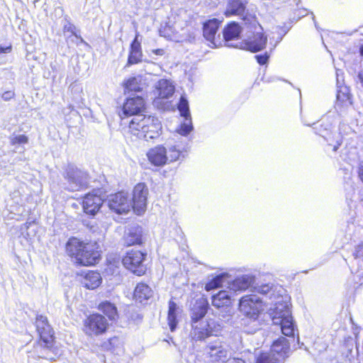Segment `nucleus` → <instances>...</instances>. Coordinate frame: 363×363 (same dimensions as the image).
I'll list each match as a JSON object with an SVG mask.
<instances>
[{"instance_id":"nucleus-33","label":"nucleus","mask_w":363,"mask_h":363,"mask_svg":"<svg viewBox=\"0 0 363 363\" xmlns=\"http://www.w3.org/2000/svg\"><path fill=\"white\" fill-rule=\"evenodd\" d=\"M177 308V307L176 303H174L172 301H170L169 303V311H168L167 320H168V324L169 325V328H170V330L172 332H173L175 330V328L177 327V316H176V313H175Z\"/></svg>"},{"instance_id":"nucleus-24","label":"nucleus","mask_w":363,"mask_h":363,"mask_svg":"<svg viewBox=\"0 0 363 363\" xmlns=\"http://www.w3.org/2000/svg\"><path fill=\"white\" fill-rule=\"evenodd\" d=\"M230 274L226 272L220 273L208 280L205 285V289L210 291L213 289L222 287L223 284L229 282Z\"/></svg>"},{"instance_id":"nucleus-22","label":"nucleus","mask_w":363,"mask_h":363,"mask_svg":"<svg viewBox=\"0 0 363 363\" xmlns=\"http://www.w3.org/2000/svg\"><path fill=\"white\" fill-rule=\"evenodd\" d=\"M233 293L230 291H220L212 296V305L217 308L228 306L231 303Z\"/></svg>"},{"instance_id":"nucleus-57","label":"nucleus","mask_w":363,"mask_h":363,"mask_svg":"<svg viewBox=\"0 0 363 363\" xmlns=\"http://www.w3.org/2000/svg\"><path fill=\"white\" fill-rule=\"evenodd\" d=\"M362 200L363 201V196H362Z\"/></svg>"},{"instance_id":"nucleus-4","label":"nucleus","mask_w":363,"mask_h":363,"mask_svg":"<svg viewBox=\"0 0 363 363\" xmlns=\"http://www.w3.org/2000/svg\"><path fill=\"white\" fill-rule=\"evenodd\" d=\"M95 244L84 243L76 238H71L66 244V252L72 261L79 265L91 266L96 264L99 257V252Z\"/></svg>"},{"instance_id":"nucleus-44","label":"nucleus","mask_w":363,"mask_h":363,"mask_svg":"<svg viewBox=\"0 0 363 363\" xmlns=\"http://www.w3.org/2000/svg\"><path fill=\"white\" fill-rule=\"evenodd\" d=\"M167 26L168 25L166 24L165 27H164V28L160 30V33H161L162 35H163L164 36H165L167 38H172L173 35H172V33H165L167 30H172V28L170 27V26Z\"/></svg>"},{"instance_id":"nucleus-3","label":"nucleus","mask_w":363,"mask_h":363,"mask_svg":"<svg viewBox=\"0 0 363 363\" xmlns=\"http://www.w3.org/2000/svg\"><path fill=\"white\" fill-rule=\"evenodd\" d=\"M239 311L245 317L242 319L245 332L255 333L260 327L259 317L264 311L263 301L257 295H246L239 301Z\"/></svg>"},{"instance_id":"nucleus-11","label":"nucleus","mask_w":363,"mask_h":363,"mask_svg":"<svg viewBox=\"0 0 363 363\" xmlns=\"http://www.w3.org/2000/svg\"><path fill=\"white\" fill-rule=\"evenodd\" d=\"M146 253L139 250H131L126 253L123 258V266L138 276L144 274L146 272V265L144 264Z\"/></svg>"},{"instance_id":"nucleus-50","label":"nucleus","mask_w":363,"mask_h":363,"mask_svg":"<svg viewBox=\"0 0 363 363\" xmlns=\"http://www.w3.org/2000/svg\"><path fill=\"white\" fill-rule=\"evenodd\" d=\"M11 50V46L3 47L0 46V53H9Z\"/></svg>"},{"instance_id":"nucleus-30","label":"nucleus","mask_w":363,"mask_h":363,"mask_svg":"<svg viewBox=\"0 0 363 363\" xmlns=\"http://www.w3.org/2000/svg\"><path fill=\"white\" fill-rule=\"evenodd\" d=\"M40 340L44 343V347H49L53 341V330L48 324L38 331Z\"/></svg>"},{"instance_id":"nucleus-46","label":"nucleus","mask_w":363,"mask_h":363,"mask_svg":"<svg viewBox=\"0 0 363 363\" xmlns=\"http://www.w3.org/2000/svg\"><path fill=\"white\" fill-rule=\"evenodd\" d=\"M14 96V93L11 91H5L2 94V99L4 101H9Z\"/></svg>"},{"instance_id":"nucleus-1","label":"nucleus","mask_w":363,"mask_h":363,"mask_svg":"<svg viewBox=\"0 0 363 363\" xmlns=\"http://www.w3.org/2000/svg\"><path fill=\"white\" fill-rule=\"evenodd\" d=\"M145 108L144 99L136 96L126 100L122 112L125 116H135L129 124L132 133L138 138L149 141L159 137L161 125L157 118L141 114Z\"/></svg>"},{"instance_id":"nucleus-55","label":"nucleus","mask_w":363,"mask_h":363,"mask_svg":"<svg viewBox=\"0 0 363 363\" xmlns=\"http://www.w3.org/2000/svg\"><path fill=\"white\" fill-rule=\"evenodd\" d=\"M184 269L186 270V271H189V268H186L185 266L184 267Z\"/></svg>"},{"instance_id":"nucleus-40","label":"nucleus","mask_w":363,"mask_h":363,"mask_svg":"<svg viewBox=\"0 0 363 363\" xmlns=\"http://www.w3.org/2000/svg\"><path fill=\"white\" fill-rule=\"evenodd\" d=\"M118 342V339L116 337L110 338L107 342L103 344V347L107 350H111L113 347Z\"/></svg>"},{"instance_id":"nucleus-25","label":"nucleus","mask_w":363,"mask_h":363,"mask_svg":"<svg viewBox=\"0 0 363 363\" xmlns=\"http://www.w3.org/2000/svg\"><path fill=\"white\" fill-rule=\"evenodd\" d=\"M152 290L147 284L139 283L135 289L134 298L137 301L143 303L152 297Z\"/></svg>"},{"instance_id":"nucleus-31","label":"nucleus","mask_w":363,"mask_h":363,"mask_svg":"<svg viewBox=\"0 0 363 363\" xmlns=\"http://www.w3.org/2000/svg\"><path fill=\"white\" fill-rule=\"evenodd\" d=\"M337 92V101L335 107L347 106L351 104L348 89L346 86L340 88Z\"/></svg>"},{"instance_id":"nucleus-15","label":"nucleus","mask_w":363,"mask_h":363,"mask_svg":"<svg viewBox=\"0 0 363 363\" xmlns=\"http://www.w3.org/2000/svg\"><path fill=\"white\" fill-rule=\"evenodd\" d=\"M221 22L217 18H212L203 23V38L208 42V45L211 48L218 47V41L220 39L218 30Z\"/></svg>"},{"instance_id":"nucleus-48","label":"nucleus","mask_w":363,"mask_h":363,"mask_svg":"<svg viewBox=\"0 0 363 363\" xmlns=\"http://www.w3.org/2000/svg\"><path fill=\"white\" fill-rule=\"evenodd\" d=\"M256 359V357H255ZM225 363H245L244 360L239 358L228 359ZM256 363V361L255 362Z\"/></svg>"},{"instance_id":"nucleus-52","label":"nucleus","mask_w":363,"mask_h":363,"mask_svg":"<svg viewBox=\"0 0 363 363\" xmlns=\"http://www.w3.org/2000/svg\"><path fill=\"white\" fill-rule=\"evenodd\" d=\"M359 53L362 56H363V44L359 48Z\"/></svg>"},{"instance_id":"nucleus-6","label":"nucleus","mask_w":363,"mask_h":363,"mask_svg":"<svg viewBox=\"0 0 363 363\" xmlns=\"http://www.w3.org/2000/svg\"><path fill=\"white\" fill-rule=\"evenodd\" d=\"M292 338L286 339L280 337L274 341L268 352H258L256 354V363H282L290 355V341Z\"/></svg>"},{"instance_id":"nucleus-36","label":"nucleus","mask_w":363,"mask_h":363,"mask_svg":"<svg viewBox=\"0 0 363 363\" xmlns=\"http://www.w3.org/2000/svg\"><path fill=\"white\" fill-rule=\"evenodd\" d=\"M196 68L194 66H191L189 71L185 70V77L188 78V81L189 82V84H187L186 85L189 86V89L192 88V84L196 76Z\"/></svg>"},{"instance_id":"nucleus-20","label":"nucleus","mask_w":363,"mask_h":363,"mask_svg":"<svg viewBox=\"0 0 363 363\" xmlns=\"http://www.w3.org/2000/svg\"><path fill=\"white\" fill-rule=\"evenodd\" d=\"M147 156L149 161L155 166H162L168 160L166 149L163 146H157L150 150Z\"/></svg>"},{"instance_id":"nucleus-26","label":"nucleus","mask_w":363,"mask_h":363,"mask_svg":"<svg viewBox=\"0 0 363 363\" xmlns=\"http://www.w3.org/2000/svg\"><path fill=\"white\" fill-rule=\"evenodd\" d=\"M315 126L313 128L315 130V133L317 134H318L319 135H320L321 137H323L325 141L328 143L329 145H333V151L334 152H336L339 147L342 144V140L340 138V136L338 135L337 136V139L335 140V143L333 145L331 142V139H330V135L332 133L331 130L328 128V127L330 125H328V124L325 125V128H320V129H318V126L316 124H315Z\"/></svg>"},{"instance_id":"nucleus-53","label":"nucleus","mask_w":363,"mask_h":363,"mask_svg":"<svg viewBox=\"0 0 363 363\" xmlns=\"http://www.w3.org/2000/svg\"><path fill=\"white\" fill-rule=\"evenodd\" d=\"M189 147H187L186 148H185V147H182L183 152H186V151H187V150H189Z\"/></svg>"},{"instance_id":"nucleus-17","label":"nucleus","mask_w":363,"mask_h":363,"mask_svg":"<svg viewBox=\"0 0 363 363\" xmlns=\"http://www.w3.org/2000/svg\"><path fill=\"white\" fill-rule=\"evenodd\" d=\"M103 204V200L100 196L95 194H87L82 202L84 211L86 214L95 215Z\"/></svg>"},{"instance_id":"nucleus-5","label":"nucleus","mask_w":363,"mask_h":363,"mask_svg":"<svg viewBox=\"0 0 363 363\" xmlns=\"http://www.w3.org/2000/svg\"><path fill=\"white\" fill-rule=\"evenodd\" d=\"M269 315L273 324L280 327L283 335L292 338L293 340H295L297 329L286 301V297L281 296L275 301L274 306L269 309Z\"/></svg>"},{"instance_id":"nucleus-19","label":"nucleus","mask_w":363,"mask_h":363,"mask_svg":"<svg viewBox=\"0 0 363 363\" xmlns=\"http://www.w3.org/2000/svg\"><path fill=\"white\" fill-rule=\"evenodd\" d=\"M255 291L263 296H266L270 300L279 299L282 296L281 293L284 289L279 286H275L272 284H265L255 287Z\"/></svg>"},{"instance_id":"nucleus-7","label":"nucleus","mask_w":363,"mask_h":363,"mask_svg":"<svg viewBox=\"0 0 363 363\" xmlns=\"http://www.w3.org/2000/svg\"><path fill=\"white\" fill-rule=\"evenodd\" d=\"M157 93L158 96L153 101L155 106L164 111H175L177 106L182 116V96L179 101L174 104L172 101H164L171 96L174 92V86L167 79H160L157 85Z\"/></svg>"},{"instance_id":"nucleus-43","label":"nucleus","mask_w":363,"mask_h":363,"mask_svg":"<svg viewBox=\"0 0 363 363\" xmlns=\"http://www.w3.org/2000/svg\"><path fill=\"white\" fill-rule=\"evenodd\" d=\"M357 174L360 181L363 183V160L359 161L357 166Z\"/></svg>"},{"instance_id":"nucleus-41","label":"nucleus","mask_w":363,"mask_h":363,"mask_svg":"<svg viewBox=\"0 0 363 363\" xmlns=\"http://www.w3.org/2000/svg\"><path fill=\"white\" fill-rule=\"evenodd\" d=\"M269 57V56L267 52L264 53V55H255V58H256L257 62L261 65H264L267 64V62H268Z\"/></svg>"},{"instance_id":"nucleus-9","label":"nucleus","mask_w":363,"mask_h":363,"mask_svg":"<svg viewBox=\"0 0 363 363\" xmlns=\"http://www.w3.org/2000/svg\"><path fill=\"white\" fill-rule=\"evenodd\" d=\"M229 352L218 339L210 342L204 349L202 358L204 363H225Z\"/></svg>"},{"instance_id":"nucleus-34","label":"nucleus","mask_w":363,"mask_h":363,"mask_svg":"<svg viewBox=\"0 0 363 363\" xmlns=\"http://www.w3.org/2000/svg\"><path fill=\"white\" fill-rule=\"evenodd\" d=\"M125 88L126 90L130 91H139L140 86L138 83V79L136 77H131L128 79L125 83Z\"/></svg>"},{"instance_id":"nucleus-42","label":"nucleus","mask_w":363,"mask_h":363,"mask_svg":"<svg viewBox=\"0 0 363 363\" xmlns=\"http://www.w3.org/2000/svg\"><path fill=\"white\" fill-rule=\"evenodd\" d=\"M130 51L131 52H141V46L140 43L138 40V35H136L134 40L132 42L130 45Z\"/></svg>"},{"instance_id":"nucleus-47","label":"nucleus","mask_w":363,"mask_h":363,"mask_svg":"<svg viewBox=\"0 0 363 363\" xmlns=\"http://www.w3.org/2000/svg\"><path fill=\"white\" fill-rule=\"evenodd\" d=\"M11 196L12 197L13 199L15 200V202L16 203H19L21 202V196H20V192L18 191H13L11 194Z\"/></svg>"},{"instance_id":"nucleus-49","label":"nucleus","mask_w":363,"mask_h":363,"mask_svg":"<svg viewBox=\"0 0 363 363\" xmlns=\"http://www.w3.org/2000/svg\"><path fill=\"white\" fill-rule=\"evenodd\" d=\"M151 52L152 54H155L156 55L162 56L165 54V50L164 49H154L151 50Z\"/></svg>"},{"instance_id":"nucleus-23","label":"nucleus","mask_w":363,"mask_h":363,"mask_svg":"<svg viewBox=\"0 0 363 363\" xmlns=\"http://www.w3.org/2000/svg\"><path fill=\"white\" fill-rule=\"evenodd\" d=\"M354 259L351 262V271L352 273H359L363 271V243L355 247L353 253ZM362 273L359 274L362 276Z\"/></svg>"},{"instance_id":"nucleus-28","label":"nucleus","mask_w":363,"mask_h":363,"mask_svg":"<svg viewBox=\"0 0 363 363\" xmlns=\"http://www.w3.org/2000/svg\"><path fill=\"white\" fill-rule=\"evenodd\" d=\"M101 282V277L99 273L90 272L86 274L82 281L83 286L88 289L97 288Z\"/></svg>"},{"instance_id":"nucleus-10","label":"nucleus","mask_w":363,"mask_h":363,"mask_svg":"<svg viewBox=\"0 0 363 363\" xmlns=\"http://www.w3.org/2000/svg\"><path fill=\"white\" fill-rule=\"evenodd\" d=\"M67 182V189L70 191H77L87 186L88 174L73 164H69L63 174Z\"/></svg>"},{"instance_id":"nucleus-12","label":"nucleus","mask_w":363,"mask_h":363,"mask_svg":"<svg viewBox=\"0 0 363 363\" xmlns=\"http://www.w3.org/2000/svg\"><path fill=\"white\" fill-rule=\"evenodd\" d=\"M84 332L88 335H99L104 333L108 327L107 319L99 313H94L84 320Z\"/></svg>"},{"instance_id":"nucleus-54","label":"nucleus","mask_w":363,"mask_h":363,"mask_svg":"<svg viewBox=\"0 0 363 363\" xmlns=\"http://www.w3.org/2000/svg\"><path fill=\"white\" fill-rule=\"evenodd\" d=\"M68 30H71V31H72V33L74 35H75V34L73 33V31H72V26H70L69 27Z\"/></svg>"},{"instance_id":"nucleus-21","label":"nucleus","mask_w":363,"mask_h":363,"mask_svg":"<svg viewBox=\"0 0 363 363\" xmlns=\"http://www.w3.org/2000/svg\"><path fill=\"white\" fill-rule=\"evenodd\" d=\"M182 116H183V137L187 136L194 130L191 116L189 111V102L183 95L182 99Z\"/></svg>"},{"instance_id":"nucleus-56","label":"nucleus","mask_w":363,"mask_h":363,"mask_svg":"<svg viewBox=\"0 0 363 363\" xmlns=\"http://www.w3.org/2000/svg\"><path fill=\"white\" fill-rule=\"evenodd\" d=\"M169 31H171L172 33V30H167L165 33H169Z\"/></svg>"},{"instance_id":"nucleus-16","label":"nucleus","mask_w":363,"mask_h":363,"mask_svg":"<svg viewBox=\"0 0 363 363\" xmlns=\"http://www.w3.org/2000/svg\"><path fill=\"white\" fill-rule=\"evenodd\" d=\"M255 281V277L252 274H243L232 280L229 278L228 288L233 293L242 292L249 289Z\"/></svg>"},{"instance_id":"nucleus-35","label":"nucleus","mask_w":363,"mask_h":363,"mask_svg":"<svg viewBox=\"0 0 363 363\" xmlns=\"http://www.w3.org/2000/svg\"><path fill=\"white\" fill-rule=\"evenodd\" d=\"M141 57H142V52H131L130 51V54H129V56H128V65H133V64H137L139 62H140L141 60Z\"/></svg>"},{"instance_id":"nucleus-8","label":"nucleus","mask_w":363,"mask_h":363,"mask_svg":"<svg viewBox=\"0 0 363 363\" xmlns=\"http://www.w3.org/2000/svg\"><path fill=\"white\" fill-rule=\"evenodd\" d=\"M245 25L255 28V33L243 43V49L252 52H257L263 50L267 44V38L262 33V27L257 22L255 16H244L242 18Z\"/></svg>"},{"instance_id":"nucleus-18","label":"nucleus","mask_w":363,"mask_h":363,"mask_svg":"<svg viewBox=\"0 0 363 363\" xmlns=\"http://www.w3.org/2000/svg\"><path fill=\"white\" fill-rule=\"evenodd\" d=\"M143 229L136 224L128 226L124 235L125 244L128 246L142 243Z\"/></svg>"},{"instance_id":"nucleus-13","label":"nucleus","mask_w":363,"mask_h":363,"mask_svg":"<svg viewBox=\"0 0 363 363\" xmlns=\"http://www.w3.org/2000/svg\"><path fill=\"white\" fill-rule=\"evenodd\" d=\"M148 189L144 183H139L133 189L132 206L138 215H142L147 208Z\"/></svg>"},{"instance_id":"nucleus-29","label":"nucleus","mask_w":363,"mask_h":363,"mask_svg":"<svg viewBox=\"0 0 363 363\" xmlns=\"http://www.w3.org/2000/svg\"><path fill=\"white\" fill-rule=\"evenodd\" d=\"M241 32L240 26L235 22L229 23L223 31V38L226 41L235 39L239 37Z\"/></svg>"},{"instance_id":"nucleus-37","label":"nucleus","mask_w":363,"mask_h":363,"mask_svg":"<svg viewBox=\"0 0 363 363\" xmlns=\"http://www.w3.org/2000/svg\"><path fill=\"white\" fill-rule=\"evenodd\" d=\"M180 156V150L176 147V146H173L169 148V155L167 156L168 160L170 162L175 161L179 159Z\"/></svg>"},{"instance_id":"nucleus-14","label":"nucleus","mask_w":363,"mask_h":363,"mask_svg":"<svg viewBox=\"0 0 363 363\" xmlns=\"http://www.w3.org/2000/svg\"><path fill=\"white\" fill-rule=\"evenodd\" d=\"M108 206L111 211L122 214L129 211L131 201L128 193L120 191L108 196Z\"/></svg>"},{"instance_id":"nucleus-27","label":"nucleus","mask_w":363,"mask_h":363,"mask_svg":"<svg viewBox=\"0 0 363 363\" xmlns=\"http://www.w3.org/2000/svg\"><path fill=\"white\" fill-rule=\"evenodd\" d=\"M245 6L241 0H229L225 14L229 17L231 16H242Z\"/></svg>"},{"instance_id":"nucleus-2","label":"nucleus","mask_w":363,"mask_h":363,"mask_svg":"<svg viewBox=\"0 0 363 363\" xmlns=\"http://www.w3.org/2000/svg\"><path fill=\"white\" fill-rule=\"evenodd\" d=\"M208 306V301L203 296L191 301L190 315L192 327L191 335L195 340H202L213 335L217 336L221 330V325L215 320H202L207 313Z\"/></svg>"},{"instance_id":"nucleus-39","label":"nucleus","mask_w":363,"mask_h":363,"mask_svg":"<svg viewBox=\"0 0 363 363\" xmlns=\"http://www.w3.org/2000/svg\"><path fill=\"white\" fill-rule=\"evenodd\" d=\"M35 324L37 331H38L49 323L48 322L47 318L40 315L37 316Z\"/></svg>"},{"instance_id":"nucleus-38","label":"nucleus","mask_w":363,"mask_h":363,"mask_svg":"<svg viewBox=\"0 0 363 363\" xmlns=\"http://www.w3.org/2000/svg\"><path fill=\"white\" fill-rule=\"evenodd\" d=\"M28 137L26 136L25 135H16L11 139V143L13 145H15L16 144H26L28 143Z\"/></svg>"},{"instance_id":"nucleus-51","label":"nucleus","mask_w":363,"mask_h":363,"mask_svg":"<svg viewBox=\"0 0 363 363\" xmlns=\"http://www.w3.org/2000/svg\"><path fill=\"white\" fill-rule=\"evenodd\" d=\"M357 79L359 83L361 84L362 86L363 87V73H359Z\"/></svg>"},{"instance_id":"nucleus-32","label":"nucleus","mask_w":363,"mask_h":363,"mask_svg":"<svg viewBox=\"0 0 363 363\" xmlns=\"http://www.w3.org/2000/svg\"><path fill=\"white\" fill-rule=\"evenodd\" d=\"M99 309L107 315L110 320H114L117 316L116 307L109 301L101 303L99 306Z\"/></svg>"},{"instance_id":"nucleus-45","label":"nucleus","mask_w":363,"mask_h":363,"mask_svg":"<svg viewBox=\"0 0 363 363\" xmlns=\"http://www.w3.org/2000/svg\"><path fill=\"white\" fill-rule=\"evenodd\" d=\"M341 70L338 69L336 72V77H337V88H341L342 84H343V78L342 76L340 74Z\"/></svg>"}]
</instances>
